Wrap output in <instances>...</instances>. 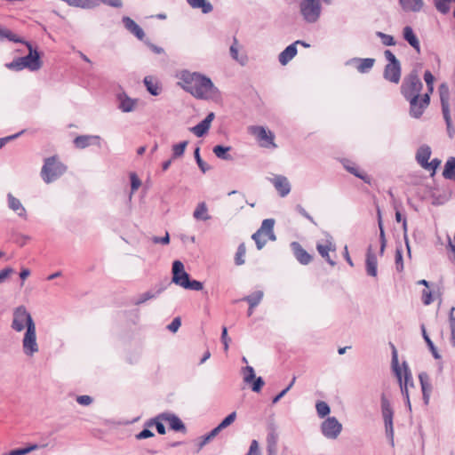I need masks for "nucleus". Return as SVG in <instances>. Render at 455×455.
I'll list each match as a JSON object with an SVG mask.
<instances>
[{"label": "nucleus", "mask_w": 455, "mask_h": 455, "mask_svg": "<svg viewBox=\"0 0 455 455\" xmlns=\"http://www.w3.org/2000/svg\"><path fill=\"white\" fill-rule=\"evenodd\" d=\"M28 50V54L20 57L26 68L30 71H37L42 68L41 56L36 49H34L29 42H24Z\"/></svg>", "instance_id": "obj_10"}, {"label": "nucleus", "mask_w": 455, "mask_h": 455, "mask_svg": "<svg viewBox=\"0 0 455 455\" xmlns=\"http://www.w3.org/2000/svg\"><path fill=\"white\" fill-rule=\"evenodd\" d=\"M443 175L447 180H455V157H450L447 160Z\"/></svg>", "instance_id": "obj_36"}, {"label": "nucleus", "mask_w": 455, "mask_h": 455, "mask_svg": "<svg viewBox=\"0 0 455 455\" xmlns=\"http://www.w3.org/2000/svg\"><path fill=\"white\" fill-rule=\"evenodd\" d=\"M421 332H422V336H423V339L424 340L426 341L429 350L431 351L432 353V355L434 356V358L435 359H440L441 358V355L440 354L438 353L436 347H435L433 341L431 340V339L429 338V336L427 335V331H426V328H425V325L422 324L421 325Z\"/></svg>", "instance_id": "obj_39"}, {"label": "nucleus", "mask_w": 455, "mask_h": 455, "mask_svg": "<svg viewBox=\"0 0 455 455\" xmlns=\"http://www.w3.org/2000/svg\"><path fill=\"white\" fill-rule=\"evenodd\" d=\"M37 448H38V445L32 444L28 447L12 450L7 455H26V454L29 453L30 451L36 450Z\"/></svg>", "instance_id": "obj_53"}, {"label": "nucleus", "mask_w": 455, "mask_h": 455, "mask_svg": "<svg viewBox=\"0 0 455 455\" xmlns=\"http://www.w3.org/2000/svg\"><path fill=\"white\" fill-rule=\"evenodd\" d=\"M143 82H144V84H145L148 92L151 95L157 96L160 94L161 88L159 87L158 83L152 76H145Z\"/></svg>", "instance_id": "obj_34"}, {"label": "nucleus", "mask_w": 455, "mask_h": 455, "mask_svg": "<svg viewBox=\"0 0 455 455\" xmlns=\"http://www.w3.org/2000/svg\"><path fill=\"white\" fill-rule=\"evenodd\" d=\"M395 268L397 272H402L403 270L402 248H396L395 251Z\"/></svg>", "instance_id": "obj_54"}, {"label": "nucleus", "mask_w": 455, "mask_h": 455, "mask_svg": "<svg viewBox=\"0 0 455 455\" xmlns=\"http://www.w3.org/2000/svg\"><path fill=\"white\" fill-rule=\"evenodd\" d=\"M271 183L281 197L286 196L291 192V184L285 176L275 175L271 179Z\"/></svg>", "instance_id": "obj_15"}, {"label": "nucleus", "mask_w": 455, "mask_h": 455, "mask_svg": "<svg viewBox=\"0 0 455 455\" xmlns=\"http://www.w3.org/2000/svg\"><path fill=\"white\" fill-rule=\"evenodd\" d=\"M321 431L328 439H336L342 431V425L335 417H328L321 424Z\"/></svg>", "instance_id": "obj_11"}, {"label": "nucleus", "mask_w": 455, "mask_h": 455, "mask_svg": "<svg viewBox=\"0 0 455 455\" xmlns=\"http://www.w3.org/2000/svg\"><path fill=\"white\" fill-rule=\"evenodd\" d=\"M262 235L263 234H261L260 231H256L251 235V238L255 242L258 250H261L267 243L266 239H262Z\"/></svg>", "instance_id": "obj_56"}, {"label": "nucleus", "mask_w": 455, "mask_h": 455, "mask_svg": "<svg viewBox=\"0 0 455 455\" xmlns=\"http://www.w3.org/2000/svg\"><path fill=\"white\" fill-rule=\"evenodd\" d=\"M378 260L376 254L372 251V248L370 245L366 252L365 267L366 273L370 276H377L378 274Z\"/></svg>", "instance_id": "obj_19"}, {"label": "nucleus", "mask_w": 455, "mask_h": 455, "mask_svg": "<svg viewBox=\"0 0 455 455\" xmlns=\"http://www.w3.org/2000/svg\"><path fill=\"white\" fill-rule=\"evenodd\" d=\"M118 108L124 113H129L135 109L137 100L130 98L126 93L117 95Z\"/></svg>", "instance_id": "obj_20"}, {"label": "nucleus", "mask_w": 455, "mask_h": 455, "mask_svg": "<svg viewBox=\"0 0 455 455\" xmlns=\"http://www.w3.org/2000/svg\"><path fill=\"white\" fill-rule=\"evenodd\" d=\"M317 251L319 254L331 265L335 266L336 262L332 260L329 255L330 251H335V246L332 245L331 242L327 241L326 244L317 243Z\"/></svg>", "instance_id": "obj_28"}, {"label": "nucleus", "mask_w": 455, "mask_h": 455, "mask_svg": "<svg viewBox=\"0 0 455 455\" xmlns=\"http://www.w3.org/2000/svg\"><path fill=\"white\" fill-rule=\"evenodd\" d=\"M130 180H131V189H132V193L135 192L136 190L139 189V188L140 187L141 185V181L139 179V177L137 176L136 173L134 172H132L130 174Z\"/></svg>", "instance_id": "obj_58"}, {"label": "nucleus", "mask_w": 455, "mask_h": 455, "mask_svg": "<svg viewBox=\"0 0 455 455\" xmlns=\"http://www.w3.org/2000/svg\"><path fill=\"white\" fill-rule=\"evenodd\" d=\"M210 125L207 124L204 120L201 121L196 125L190 128V132H193L197 137H203L210 129Z\"/></svg>", "instance_id": "obj_42"}, {"label": "nucleus", "mask_w": 455, "mask_h": 455, "mask_svg": "<svg viewBox=\"0 0 455 455\" xmlns=\"http://www.w3.org/2000/svg\"><path fill=\"white\" fill-rule=\"evenodd\" d=\"M179 78V84L183 90L198 100H217L220 97V90L211 78L201 73L182 70Z\"/></svg>", "instance_id": "obj_1"}, {"label": "nucleus", "mask_w": 455, "mask_h": 455, "mask_svg": "<svg viewBox=\"0 0 455 455\" xmlns=\"http://www.w3.org/2000/svg\"><path fill=\"white\" fill-rule=\"evenodd\" d=\"M162 419L169 423L170 428L176 432L186 433L187 428L182 420L174 413L172 412H162Z\"/></svg>", "instance_id": "obj_14"}, {"label": "nucleus", "mask_w": 455, "mask_h": 455, "mask_svg": "<svg viewBox=\"0 0 455 455\" xmlns=\"http://www.w3.org/2000/svg\"><path fill=\"white\" fill-rule=\"evenodd\" d=\"M291 247L293 251V254L296 258V259L302 265H307L312 260V256L303 249V247L300 245L298 242H292L291 243Z\"/></svg>", "instance_id": "obj_21"}, {"label": "nucleus", "mask_w": 455, "mask_h": 455, "mask_svg": "<svg viewBox=\"0 0 455 455\" xmlns=\"http://www.w3.org/2000/svg\"><path fill=\"white\" fill-rule=\"evenodd\" d=\"M5 67L10 70L14 71H20L25 68L22 60H20V57L14 59L12 61L6 63Z\"/></svg>", "instance_id": "obj_52"}, {"label": "nucleus", "mask_w": 455, "mask_h": 455, "mask_svg": "<svg viewBox=\"0 0 455 455\" xmlns=\"http://www.w3.org/2000/svg\"><path fill=\"white\" fill-rule=\"evenodd\" d=\"M193 217L197 220H208L211 216L208 214V208L204 202L199 203L196 207Z\"/></svg>", "instance_id": "obj_33"}, {"label": "nucleus", "mask_w": 455, "mask_h": 455, "mask_svg": "<svg viewBox=\"0 0 455 455\" xmlns=\"http://www.w3.org/2000/svg\"><path fill=\"white\" fill-rule=\"evenodd\" d=\"M297 46L295 44L288 45L278 56V60L282 65H286L297 54Z\"/></svg>", "instance_id": "obj_30"}, {"label": "nucleus", "mask_w": 455, "mask_h": 455, "mask_svg": "<svg viewBox=\"0 0 455 455\" xmlns=\"http://www.w3.org/2000/svg\"><path fill=\"white\" fill-rule=\"evenodd\" d=\"M4 39H7L11 42L14 43H20L24 44V42H26L21 37L15 35L12 30L4 28H0V40L3 41Z\"/></svg>", "instance_id": "obj_38"}, {"label": "nucleus", "mask_w": 455, "mask_h": 455, "mask_svg": "<svg viewBox=\"0 0 455 455\" xmlns=\"http://www.w3.org/2000/svg\"><path fill=\"white\" fill-rule=\"evenodd\" d=\"M278 435L275 430H271L267 435V455H277Z\"/></svg>", "instance_id": "obj_29"}, {"label": "nucleus", "mask_w": 455, "mask_h": 455, "mask_svg": "<svg viewBox=\"0 0 455 455\" xmlns=\"http://www.w3.org/2000/svg\"><path fill=\"white\" fill-rule=\"evenodd\" d=\"M243 382L250 384L255 379L254 369L251 366H245L242 369Z\"/></svg>", "instance_id": "obj_49"}, {"label": "nucleus", "mask_w": 455, "mask_h": 455, "mask_svg": "<svg viewBox=\"0 0 455 455\" xmlns=\"http://www.w3.org/2000/svg\"><path fill=\"white\" fill-rule=\"evenodd\" d=\"M188 4L194 9H201L204 14L210 13L212 10V4L207 0H187Z\"/></svg>", "instance_id": "obj_31"}, {"label": "nucleus", "mask_w": 455, "mask_h": 455, "mask_svg": "<svg viewBox=\"0 0 455 455\" xmlns=\"http://www.w3.org/2000/svg\"><path fill=\"white\" fill-rule=\"evenodd\" d=\"M7 204L9 209L13 211L20 218L27 220L28 214L25 207L21 202L16 198L12 194H7Z\"/></svg>", "instance_id": "obj_18"}, {"label": "nucleus", "mask_w": 455, "mask_h": 455, "mask_svg": "<svg viewBox=\"0 0 455 455\" xmlns=\"http://www.w3.org/2000/svg\"><path fill=\"white\" fill-rule=\"evenodd\" d=\"M299 11L306 22L315 23L321 16L322 5L318 0H301Z\"/></svg>", "instance_id": "obj_7"}, {"label": "nucleus", "mask_w": 455, "mask_h": 455, "mask_svg": "<svg viewBox=\"0 0 455 455\" xmlns=\"http://www.w3.org/2000/svg\"><path fill=\"white\" fill-rule=\"evenodd\" d=\"M154 435V433L150 429L145 427L142 431L137 434L135 437L137 440H142L153 437Z\"/></svg>", "instance_id": "obj_63"}, {"label": "nucleus", "mask_w": 455, "mask_h": 455, "mask_svg": "<svg viewBox=\"0 0 455 455\" xmlns=\"http://www.w3.org/2000/svg\"><path fill=\"white\" fill-rule=\"evenodd\" d=\"M185 285L184 289L190 291H201L204 288L203 283L197 280L190 279L188 283H185Z\"/></svg>", "instance_id": "obj_57"}, {"label": "nucleus", "mask_w": 455, "mask_h": 455, "mask_svg": "<svg viewBox=\"0 0 455 455\" xmlns=\"http://www.w3.org/2000/svg\"><path fill=\"white\" fill-rule=\"evenodd\" d=\"M236 419V412L233 411L228 414L218 426L222 430L230 426Z\"/></svg>", "instance_id": "obj_55"}, {"label": "nucleus", "mask_w": 455, "mask_h": 455, "mask_svg": "<svg viewBox=\"0 0 455 455\" xmlns=\"http://www.w3.org/2000/svg\"><path fill=\"white\" fill-rule=\"evenodd\" d=\"M384 56L388 62L387 65L401 64L397 58L395 56V54L390 50H386L384 52Z\"/></svg>", "instance_id": "obj_60"}, {"label": "nucleus", "mask_w": 455, "mask_h": 455, "mask_svg": "<svg viewBox=\"0 0 455 455\" xmlns=\"http://www.w3.org/2000/svg\"><path fill=\"white\" fill-rule=\"evenodd\" d=\"M403 39L418 52H420L419 40L415 35L413 29L410 26H406L403 29Z\"/></svg>", "instance_id": "obj_23"}, {"label": "nucleus", "mask_w": 455, "mask_h": 455, "mask_svg": "<svg viewBox=\"0 0 455 455\" xmlns=\"http://www.w3.org/2000/svg\"><path fill=\"white\" fill-rule=\"evenodd\" d=\"M246 455H260L259 443L256 440H252Z\"/></svg>", "instance_id": "obj_64"}, {"label": "nucleus", "mask_w": 455, "mask_h": 455, "mask_svg": "<svg viewBox=\"0 0 455 455\" xmlns=\"http://www.w3.org/2000/svg\"><path fill=\"white\" fill-rule=\"evenodd\" d=\"M432 292L428 290L422 291V302L424 305L428 306L433 302Z\"/></svg>", "instance_id": "obj_62"}, {"label": "nucleus", "mask_w": 455, "mask_h": 455, "mask_svg": "<svg viewBox=\"0 0 455 455\" xmlns=\"http://www.w3.org/2000/svg\"><path fill=\"white\" fill-rule=\"evenodd\" d=\"M427 92L423 94L419 99V107H421V116L423 115L425 109L428 107L430 103V95L434 92V85L427 86Z\"/></svg>", "instance_id": "obj_40"}, {"label": "nucleus", "mask_w": 455, "mask_h": 455, "mask_svg": "<svg viewBox=\"0 0 455 455\" xmlns=\"http://www.w3.org/2000/svg\"><path fill=\"white\" fill-rule=\"evenodd\" d=\"M188 144V142L187 140H184L178 144H174L172 146V158H178L182 156Z\"/></svg>", "instance_id": "obj_48"}, {"label": "nucleus", "mask_w": 455, "mask_h": 455, "mask_svg": "<svg viewBox=\"0 0 455 455\" xmlns=\"http://www.w3.org/2000/svg\"><path fill=\"white\" fill-rule=\"evenodd\" d=\"M274 219H266L262 221L261 227L257 231H260V233L267 235L269 240L275 241L276 236L274 233Z\"/></svg>", "instance_id": "obj_27"}, {"label": "nucleus", "mask_w": 455, "mask_h": 455, "mask_svg": "<svg viewBox=\"0 0 455 455\" xmlns=\"http://www.w3.org/2000/svg\"><path fill=\"white\" fill-rule=\"evenodd\" d=\"M422 88L423 84L417 68H413L401 84V93L410 102V115L414 118L421 116V107H419V103Z\"/></svg>", "instance_id": "obj_2"}, {"label": "nucleus", "mask_w": 455, "mask_h": 455, "mask_svg": "<svg viewBox=\"0 0 455 455\" xmlns=\"http://www.w3.org/2000/svg\"><path fill=\"white\" fill-rule=\"evenodd\" d=\"M230 150H231V147H226V146H222V145H216L212 149L214 155L218 158L222 159V160H232L233 159L232 156L229 154Z\"/></svg>", "instance_id": "obj_35"}, {"label": "nucleus", "mask_w": 455, "mask_h": 455, "mask_svg": "<svg viewBox=\"0 0 455 455\" xmlns=\"http://www.w3.org/2000/svg\"><path fill=\"white\" fill-rule=\"evenodd\" d=\"M317 415L320 418H324L329 415L331 409L327 403L323 401H318L315 404Z\"/></svg>", "instance_id": "obj_47"}, {"label": "nucleus", "mask_w": 455, "mask_h": 455, "mask_svg": "<svg viewBox=\"0 0 455 455\" xmlns=\"http://www.w3.org/2000/svg\"><path fill=\"white\" fill-rule=\"evenodd\" d=\"M401 64L386 65L383 72V76L387 81L393 84H398L401 79Z\"/></svg>", "instance_id": "obj_17"}, {"label": "nucleus", "mask_w": 455, "mask_h": 455, "mask_svg": "<svg viewBox=\"0 0 455 455\" xmlns=\"http://www.w3.org/2000/svg\"><path fill=\"white\" fill-rule=\"evenodd\" d=\"M451 2L452 0H435V6L442 14H447L451 10Z\"/></svg>", "instance_id": "obj_45"}, {"label": "nucleus", "mask_w": 455, "mask_h": 455, "mask_svg": "<svg viewBox=\"0 0 455 455\" xmlns=\"http://www.w3.org/2000/svg\"><path fill=\"white\" fill-rule=\"evenodd\" d=\"M194 156L198 167L204 173H205L207 171L211 169V167L201 158L199 147L196 148L194 151Z\"/></svg>", "instance_id": "obj_50"}, {"label": "nucleus", "mask_w": 455, "mask_h": 455, "mask_svg": "<svg viewBox=\"0 0 455 455\" xmlns=\"http://www.w3.org/2000/svg\"><path fill=\"white\" fill-rule=\"evenodd\" d=\"M438 91L440 95L442 112L447 126V132L450 138H452L455 133V130L452 127L451 117L450 114V90L448 84L446 83L441 84L438 88Z\"/></svg>", "instance_id": "obj_6"}, {"label": "nucleus", "mask_w": 455, "mask_h": 455, "mask_svg": "<svg viewBox=\"0 0 455 455\" xmlns=\"http://www.w3.org/2000/svg\"><path fill=\"white\" fill-rule=\"evenodd\" d=\"M430 156H431L430 148L427 145H423L417 151L416 160L423 167V166H425V164H427Z\"/></svg>", "instance_id": "obj_32"}, {"label": "nucleus", "mask_w": 455, "mask_h": 455, "mask_svg": "<svg viewBox=\"0 0 455 455\" xmlns=\"http://www.w3.org/2000/svg\"><path fill=\"white\" fill-rule=\"evenodd\" d=\"M352 62H357L358 65L356 67V69L361 74L368 73L375 63V59L372 58H365V59H360V58H354L347 61V65H349Z\"/></svg>", "instance_id": "obj_24"}, {"label": "nucleus", "mask_w": 455, "mask_h": 455, "mask_svg": "<svg viewBox=\"0 0 455 455\" xmlns=\"http://www.w3.org/2000/svg\"><path fill=\"white\" fill-rule=\"evenodd\" d=\"M343 167L351 174L355 175V177L363 180L365 182H369V178L366 174H364L363 172H361L358 168V166L351 162L348 159H343L342 160Z\"/></svg>", "instance_id": "obj_26"}, {"label": "nucleus", "mask_w": 455, "mask_h": 455, "mask_svg": "<svg viewBox=\"0 0 455 455\" xmlns=\"http://www.w3.org/2000/svg\"><path fill=\"white\" fill-rule=\"evenodd\" d=\"M122 22L124 28L132 35H134L139 40H143L145 37V33L143 29L130 17L124 16L122 18Z\"/></svg>", "instance_id": "obj_22"}, {"label": "nucleus", "mask_w": 455, "mask_h": 455, "mask_svg": "<svg viewBox=\"0 0 455 455\" xmlns=\"http://www.w3.org/2000/svg\"><path fill=\"white\" fill-rule=\"evenodd\" d=\"M263 291H257L248 296H245L243 300L248 302L249 306H251V309L257 307L263 298Z\"/></svg>", "instance_id": "obj_37"}, {"label": "nucleus", "mask_w": 455, "mask_h": 455, "mask_svg": "<svg viewBox=\"0 0 455 455\" xmlns=\"http://www.w3.org/2000/svg\"><path fill=\"white\" fill-rule=\"evenodd\" d=\"M245 253H246L245 244L243 243H242L238 245L237 251L235 252V265L241 266V265L244 264Z\"/></svg>", "instance_id": "obj_46"}, {"label": "nucleus", "mask_w": 455, "mask_h": 455, "mask_svg": "<svg viewBox=\"0 0 455 455\" xmlns=\"http://www.w3.org/2000/svg\"><path fill=\"white\" fill-rule=\"evenodd\" d=\"M74 145L77 148H85L91 145L100 147V137L98 135H79L74 139Z\"/></svg>", "instance_id": "obj_16"}, {"label": "nucleus", "mask_w": 455, "mask_h": 455, "mask_svg": "<svg viewBox=\"0 0 455 455\" xmlns=\"http://www.w3.org/2000/svg\"><path fill=\"white\" fill-rule=\"evenodd\" d=\"M264 384L265 381L261 377H255V379L251 382V390L253 392L259 393L262 389Z\"/></svg>", "instance_id": "obj_59"}, {"label": "nucleus", "mask_w": 455, "mask_h": 455, "mask_svg": "<svg viewBox=\"0 0 455 455\" xmlns=\"http://www.w3.org/2000/svg\"><path fill=\"white\" fill-rule=\"evenodd\" d=\"M181 325L180 317H175L170 324L167 325V329L172 332H176Z\"/></svg>", "instance_id": "obj_61"}, {"label": "nucleus", "mask_w": 455, "mask_h": 455, "mask_svg": "<svg viewBox=\"0 0 455 455\" xmlns=\"http://www.w3.org/2000/svg\"><path fill=\"white\" fill-rule=\"evenodd\" d=\"M401 8L408 12H419L424 6L423 0H398Z\"/></svg>", "instance_id": "obj_25"}, {"label": "nucleus", "mask_w": 455, "mask_h": 455, "mask_svg": "<svg viewBox=\"0 0 455 455\" xmlns=\"http://www.w3.org/2000/svg\"><path fill=\"white\" fill-rule=\"evenodd\" d=\"M419 379L420 382V387L422 393H431L432 385L429 381V377L427 372H421L419 374Z\"/></svg>", "instance_id": "obj_43"}, {"label": "nucleus", "mask_w": 455, "mask_h": 455, "mask_svg": "<svg viewBox=\"0 0 455 455\" xmlns=\"http://www.w3.org/2000/svg\"><path fill=\"white\" fill-rule=\"evenodd\" d=\"M249 131L251 134L255 136L261 147L267 148H276L274 142L275 135L272 132L266 130L263 126H251Z\"/></svg>", "instance_id": "obj_9"}, {"label": "nucleus", "mask_w": 455, "mask_h": 455, "mask_svg": "<svg viewBox=\"0 0 455 455\" xmlns=\"http://www.w3.org/2000/svg\"><path fill=\"white\" fill-rule=\"evenodd\" d=\"M163 291V288L157 290L156 292H153L151 291H146L142 294H140L138 299L133 302L135 305H140L142 303H145L148 299L156 298Z\"/></svg>", "instance_id": "obj_41"}, {"label": "nucleus", "mask_w": 455, "mask_h": 455, "mask_svg": "<svg viewBox=\"0 0 455 455\" xmlns=\"http://www.w3.org/2000/svg\"><path fill=\"white\" fill-rule=\"evenodd\" d=\"M455 307H452L449 312V325L451 330V344L452 347H455V316H454Z\"/></svg>", "instance_id": "obj_44"}, {"label": "nucleus", "mask_w": 455, "mask_h": 455, "mask_svg": "<svg viewBox=\"0 0 455 455\" xmlns=\"http://www.w3.org/2000/svg\"><path fill=\"white\" fill-rule=\"evenodd\" d=\"M376 36L379 38H380L381 43L384 45L392 46V45H395V44H396L394 36H392L390 35L385 34V33L380 32V31H377L376 32Z\"/></svg>", "instance_id": "obj_51"}, {"label": "nucleus", "mask_w": 455, "mask_h": 455, "mask_svg": "<svg viewBox=\"0 0 455 455\" xmlns=\"http://www.w3.org/2000/svg\"><path fill=\"white\" fill-rule=\"evenodd\" d=\"M172 272V282L176 285L185 288V283H188L190 275L185 271L184 265L180 260L173 261Z\"/></svg>", "instance_id": "obj_13"}, {"label": "nucleus", "mask_w": 455, "mask_h": 455, "mask_svg": "<svg viewBox=\"0 0 455 455\" xmlns=\"http://www.w3.org/2000/svg\"><path fill=\"white\" fill-rule=\"evenodd\" d=\"M22 347L24 354L27 355H33L38 352V345L36 342V325L28 327L26 330L22 339Z\"/></svg>", "instance_id": "obj_12"}, {"label": "nucleus", "mask_w": 455, "mask_h": 455, "mask_svg": "<svg viewBox=\"0 0 455 455\" xmlns=\"http://www.w3.org/2000/svg\"><path fill=\"white\" fill-rule=\"evenodd\" d=\"M36 325L30 313L25 306L20 305L16 307L12 312V321L11 327L17 332L22 331L25 328Z\"/></svg>", "instance_id": "obj_5"}, {"label": "nucleus", "mask_w": 455, "mask_h": 455, "mask_svg": "<svg viewBox=\"0 0 455 455\" xmlns=\"http://www.w3.org/2000/svg\"><path fill=\"white\" fill-rule=\"evenodd\" d=\"M390 345L392 347V360H391L392 368H393L395 377L398 379L401 392H402L403 395L404 396V398L406 399V403H407L409 409L411 410V402H410V398H409L408 387H413L412 375H411V370H410L409 366L407 365L406 362L403 363V370L402 371V369L399 366L397 350L392 343Z\"/></svg>", "instance_id": "obj_3"}, {"label": "nucleus", "mask_w": 455, "mask_h": 455, "mask_svg": "<svg viewBox=\"0 0 455 455\" xmlns=\"http://www.w3.org/2000/svg\"><path fill=\"white\" fill-rule=\"evenodd\" d=\"M381 412L385 424L387 437L389 439L391 445L394 446V411L392 409L390 402L384 395H382L381 396Z\"/></svg>", "instance_id": "obj_8"}, {"label": "nucleus", "mask_w": 455, "mask_h": 455, "mask_svg": "<svg viewBox=\"0 0 455 455\" xmlns=\"http://www.w3.org/2000/svg\"><path fill=\"white\" fill-rule=\"evenodd\" d=\"M66 171L67 166L63 163L56 156H51L44 160L41 170V177L45 183L49 184L58 180Z\"/></svg>", "instance_id": "obj_4"}]
</instances>
